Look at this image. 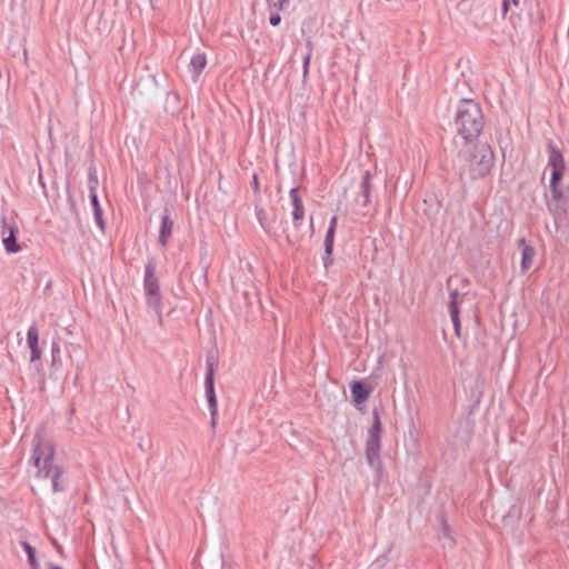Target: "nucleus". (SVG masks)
<instances>
[{"mask_svg": "<svg viewBox=\"0 0 569 569\" xmlns=\"http://www.w3.org/2000/svg\"><path fill=\"white\" fill-rule=\"evenodd\" d=\"M56 352H59V347H58V345H57V343H53V346H52V356H53V357H54V353H56Z\"/></svg>", "mask_w": 569, "mask_h": 569, "instance_id": "30", "label": "nucleus"}, {"mask_svg": "<svg viewBox=\"0 0 569 569\" xmlns=\"http://www.w3.org/2000/svg\"><path fill=\"white\" fill-rule=\"evenodd\" d=\"M350 390L353 402L359 406L368 400L373 388L363 381H355L351 383Z\"/></svg>", "mask_w": 569, "mask_h": 569, "instance_id": "10", "label": "nucleus"}, {"mask_svg": "<svg viewBox=\"0 0 569 569\" xmlns=\"http://www.w3.org/2000/svg\"><path fill=\"white\" fill-rule=\"evenodd\" d=\"M329 227H332V230L336 231V228H337V216H332V218L330 220Z\"/></svg>", "mask_w": 569, "mask_h": 569, "instance_id": "26", "label": "nucleus"}, {"mask_svg": "<svg viewBox=\"0 0 569 569\" xmlns=\"http://www.w3.org/2000/svg\"><path fill=\"white\" fill-rule=\"evenodd\" d=\"M335 232L336 231L332 230V227H329L327 230V233H326V238H325L326 257L323 258V264L326 268H328L332 263V259L330 258V256L332 254V251H333Z\"/></svg>", "mask_w": 569, "mask_h": 569, "instance_id": "15", "label": "nucleus"}, {"mask_svg": "<svg viewBox=\"0 0 569 569\" xmlns=\"http://www.w3.org/2000/svg\"><path fill=\"white\" fill-rule=\"evenodd\" d=\"M31 351V357H30V360L33 362V361H37L41 358V349L40 348H33V349H30Z\"/></svg>", "mask_w": 569, "mask_h": 569, "instance_id": "24", "label": "nucleus"}, {"mask_svg": "<svg viewBox=\"0 0 569 569\" xmlns=\"http://www.w3.org/2000/svg\"><path fill=\"white\" fill-rule=\"evenodd\" d=\"M495 156L488 143L475 146L469 159V169L473 178H483L492 169Z\"/></svg>", "mask_w": 569, "mask_h": 569, "instance_id": "5", "label": "nucleus"}, {"mask_svg": "<svg viewBox=\"0 0 569 569\" xmlns=\"http://www.w3.org/2000/svg\"><path fill=\"white\" fill-rule=\"evenodd\" d=\"M361 194L360 198L357 200L359 202L360 207H365L369 202V194H370V173L369 171H366L363 173L361 183H360Z\"/></svg>", "mask_w": 569, "mask_h": 569, "instance_id": "16", "label": "nucleus"}, {"mask_svg": "<svg viewBox=\"0 0 569 569\" xmlns=\"http://www.w3.org/2000/svg\"><path fill=\"white\" fill-rule=\"evenodd\" d=\"M216 359L213 357L207 358V372H206V379H204V387H206V396L208 399V405L210 409L211 415V426L214 428L217 425V416H218V403L217 398L214 393V367H216Z\"/></svg>", "mask_w": 569, "mask_h": 569, "instance_id": "8", "label": "nucleus"}, {"mask_svg": "<svg viewBox=\"0 0 569 569\" xmlns=\"http://www.w3.org/2000/svg\"><path fill=\"white\" fill-rule=\"evenodd\" d=\"M520 0H502V13L506 16L508 12H512V8H519Z\"/></svg>", "mask_w": 569, "mask_h": 569, "instance_id": "19", "label": "nucleus"}, {"mask_svg": "<svg viewBox=\"0 0 569 569\" xmlns=\"http://www.w3.org/2000/svg\"><path fill=\"white\" fill-rule=\"evenodd\" d=\"M269 21H270V24L271 26H278L281 21V17L279 14V11L277 10H271V14H270V18H269Z\"/></svg>", "mask_w": 569, "mask_h": 569, "instance_id": "22", "label": "nucleus"}, {"mask_svg": "<svg viewBox=\"0 0 569 569\" xmlns=\"http://www.w3.org/2000/svg\"><path fill=\"white\" fill-rule=\"evenodd\" d=\"M27 342L30 349L39 347V330L36 323H32L27 332Z\"/></svg>", "mask_w": 569, "mask_h": 569, "instance_id": "17", "label": "nucleus"}, {"mask_svg": "<svg viewBox=\"0 0 569 569\" xmlns=\"http://www.w3.org/2000/svg\"><path fill=\"white\" fill-rule=\"evenodd\" d=\"M518 244L519 248L521 249V271L526 273L533 263L536 251L533 247L527 244L525 238L519 239Z\"/></svg>", "mask_w": 569, "mask_h": 569, "instance_id": "11", "label": "nucleus"}, {"mask_svg": "<svg viewBox=\"0 0 569 569\" xmlns=\"http://www.w3.org/2000/svg\"><path fill=\"white\" fill-rule=\"evenodd\" d=\"M252 180H253V188L257 190L258 189V177H257V174H253Z\"/></svg>", "mask_w": 569, "mask_h": 569, "instance_id": "29", "label": "nucleus"}, {"mask_svg": "<svg viewBox=\"0 0 569 569\" xmlns=\"http://www.w3.org/2000/svg\"><path fill=\"white\" fill-rule=\"evenodd\" d=\"M268 3L270 10L281 11L289 4V0H268Z\"/></svg>", "mask_w": 569, "mask_h": 569, "instance_id": "21", "label": "nucleus"}, {"mask_svg": "<svg viewBox=\"0 0 569 569\" xmlns=\"http://www.w3.org/2000/svg\"><path fill=\"white\" fill-rule=\"evenodd\" d=\"M548 167L551 169L550 188L555 199L560 197L558 190V181L561 179L565 171V162L561 152L553 147L549 146V162Z\"/></svg>", "mask_w": 569, "mask_h": 569, "instance_id": "9", "label": "nucleus"}, {"mask_svg": "<svg viewBox=\"0 0 569 569\" xmlns=\"http://www.w3.org/2000/svg\"><path fill=\"white\" fill-rule=\"evenodd\" d=\"M284 209L290 213H301L303 209L302 198L298 188H292L288 194Z\"/></svg>", "mask_w": 569, "mask_h": 569, "instance_id": "12", "label": "nucleus"}, {"mask_svg": "<svg viewBox=\"0 0 569 569\" xmlns=\"http://www.w3.org/2000/svg\"><path fill=\"white\" fill-rule=\"evenodd\" d=\"M46 569H63V568H61V567H59L57 565L49 563V565L46 566Z\"/></svg>", "mask_w": 569, "mask_h": 569, "instance_id": "28", "label": "nucleus"}, {"mask_svg": "<svg viewBox=\"0 0 569 569\" xmlns=\"http://www.w3.org/2000/svg\"><path fill=\"white\" fill-rule=\"evenodd\" d=\"M459 282L461 284V289H467L469 287V280L467 278L460 276H451L447 280V287L449 289V315L453 325L455 333L458 338L461 337V321H460V306L462 305L467 292H460L459 286L453 288V284Z\"/></svg>", "mask_w": 569, "mask_h": 569, "instance_id": "3", "label": "nucleus"}, {"mask_svg": "<svg viewBox=\"0 0 569 569\" xmlns=\"http://www.w3.org/2000/svg\"><path fill=\"white\" fill-rule=\"evenodd\" d=\"M173 230V221L170 216H163L162 223L159 232V243L162 248L167 247L168 240L170 239Z\"/></svg>", "mask_w": 569, "mask_h": 569, "instance_id": "13", "label": "nucleus"}, {"mask_svg": "<svg viewBox=\"0 0 569 569\" xmlns=\"http://www.w3.org/2000/svg\"><path fill=\"white\" fill-rule=\"evenodd\" d=\"M382 425L377 412H373V421L368 430L366 440V459L368 465L373 468L377 473L382 472V462L380 458L381 451Z\"/></svg>", "mask_w": 569, "mask_h": 569, "instance_id": "4", "label": "nucleus"}, {"mask_svg": "<svg viewBox=\"0 0 569 569\" xmlns=\"http://www.w3.org/2000/svg\"><path fill=\"white\" fill-rule=\"evenodd\" d=\"M19 223L14 216H3L1 219V237L4 249L8 253H17L21 250L17 242Z\"/></svg>", "mask_w": 569, "mask_h": 569, "instance_id": "6", "label": "nucleus"}, {"mask_svg": "<svg viewBox=\"0 0 569 569\" xmlns=\"http://www.w3.org/2000/svg\"><path fill=\"white\" fill-rule=\"evenodd\" d=\"M90 201L92 204L93 213H101V208H100V204L98 201V196L94 191V187H92V186L90 187Z\"/></svg>", "mask_w": 569, "mask_h": 569, "instance_id": "20", "label": "nucleus"}, {"mask_svg": "<svg viewBox=\"0 0 569 569\" xmlns=\"http://www.w3.org/2000/svg\"><path fill=\"white\" fill-rule=\"evenodd\" d=\"M96 224L100 228L101 231H104V220L103 216H93Z\"/></svg>", "mask_w": 569, "mask_h": 569, "instance_id": "25", "label": "nucleus"}, {"mask_svg": "<svg viewBox=\"0 0 569 569\" xmlns=\"http://www.w3.org/2000/svg\"><path fill=\"white\" fill-rule=\"evenodd\" d=\"M33 450L31 461L37 468L36 477L50 479L54 492L62 491L64 470L61 466L54 463V445L50 439L44 438L41 430L37 431L33 440Z\"/></svg>", "mask_w": 569, "mask_h": 569, "instance_id": "1", "label": "nucleus"}, {"mask_svg": "<svg viewBox=\"0 0 569 569\" xmlns=\"http://www.w3.org/2000/svg\"><path fill=\"white\" fill-rule=\"evenodd\" d=\"M207 64V58L204 53H197L192 57L190 61V70L192 72V81L197 82L199 74L204 69Z\"/></svg>", "mask_w": 569, "mask_h": 569, "instance_id": "14", "label": "nucleus"}, {"mask_svg": "<svg viewBox=\"0 0 569 569\" xmlns=\"http://www.w3.org/2000/svg\"><path fill=\"white\" fill-rule=\"evenodd\" d=\"M143 288L147 298V303L153 308H160L161 295L159 288V281L156 277V266L153 262H149L144 270Z\"/></svg>", "mask_w": 569, "mask_h": 569, "instance_id": "7", "label": "nucleus"}, {"mask_svg": "<svg viewBox=\"0 0 569 569\" xmlns=\"http://www.w3.org/2000/svg\"><path fill=\"white\" fill-rule=\"evenodd\" d=\"M21 546L28 556V562L30 565V568L40 569V565L36 558V549L26 541L21 542Z\"/></svg>", "mask_w": 569, "mask_h": 569, "instance_id": "18", "label": "nucleus"}, {"mask_svg": "<svg viewBox=\"0 0 569 569\" xmlns=\"http://www.w3.org/2000/svg\"><path fill=\"white\" fill-rule=\"evenodd\" d=\"M303 217H305V216H298V214H295V216H293V221H295V223L297 224V223H298V221H299L300 219H302Z\"/></svg>", "mask_w": 569, "mask_h": 569, "instance_id": "31", "label": "nucleus"}, {"mask_svg": "<svg viewBox=\"0 0 569 569\" xmlns=\"http://www.w3.org/2000/svg\"><path fill=\"white\" fill-rule=\"evenodd\" d=\"M310 60H311V50L308 51L303 58V76L308 74Z\"/></svg>", "mask_w": 569, "mask_h": 569, "instance_id": "23", "label": "nucleus"}, {"mask_svg": "<svg viewBox=\"0 0 569 569\" xmlns=\"http://www.w3.org/2000/svg\"><path fill=\"white\" fill-rule=\"evenodd\" d=\"M483 126L485 118L480 106L471 99L461 100L453 119L457 134L465 141H472L478 138Z\"/></svg>", "mask_w": 569, "mask_h": 569, "instance_id": "2", "label": "nucleus"}, {"mask_svg": "<svg viewBox=\"0 0 569 569\" xmlns=\"http://www.w3.org/2000/svg\"><path fill=\"white\" fill-rule=\"evenodd\" d=\"M307 47H308V51H312V42L311 41H308L307 42Z\"/></svg>", "mask_w": 569, "mask_h": 569, "instance_id": "32", "label": "nucleus"}, {"mask_svg": "<svg viewBox=\"0 0 569 569\" xmlns=\"http://www.w3.org/2000/svg\"><path fill=\"white\" fill-rule=\"evenodd\" d=\"M258 217H259L260 224L262 226V228H264L267 230V226H266L267 216H258Z\"/></svg>", "mask_w": 569, "mask_h": 569, "instance_id": "27", "label": "nucleus"}]
</instances>
